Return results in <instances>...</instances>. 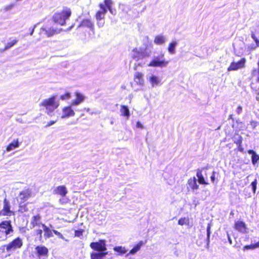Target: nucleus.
Returning <instances> with one entry per match:
<instances>
[{
    "label": "nucleus",
    "mask_w": 259,
    "mask_h": 259,
    "mask_svg": "<svg viewBox=\"0 0 259 259\" xmlns=\"http://www.w3.org/2000/svg\"><path fill=\"white\" fill-rule=\"evenodd\" d=\"M215 172L212 171V175L210 176V180H211V182L213 183H214L215 180Z\"/></svg>",
    "instance_id": "c03bdc74"
},
{
    "label": "nucleus",
    "mask_w": 259,
    "mask_h": 259,
    "mask_svg": "<svg viewBox=\"0 0 259 259\" xmlns=\"http://www.w3.org/2000/svg\"><path fill=\"white\" fill-rule=\"evenodd\" d=\"M19 40L18 39L15 38L12 40H11L10 41L8 42L5 46L4 48L1 50V51L4 52L6 50H8L10 49L11 48L15 46L16 44H17Z\"/></svg>",
    "instance_id": "5701e85b"
},
{
    "label": "nucleus",
    "mask_w": 259,
    "mask_h": 259,
    "mask_svg": "<svg viewBox=\"0 0 259 259\" xmlns=\"http://www.w3.org/2000/svg\"><path fill=\"white\" fill-rule=\"evenodd\" d=\"M241 142H242V138H241V137L239 136V139L237 141L236 143H237V144L238 145V150L240 151V152H243L244 151V150H243V148L242 147V146L241 145Z\"/></svg>",
    "instance_id": "ea45409f"
},
{
    "label": "nucleus",
    "mask_w": 259,
    "mask_h": 259,
    "mask_svg": "<svg viewBox=\"0 0 259 259\" xmlns=\"http://www.w3.org/2000/svg\"><path fill=\"white\" fill-rule=\"evenodd\" d=\"M242 111V107L240 106H238L237 107V112L239 114Z\"/></svg>",
    "instance_id": "de8ad7c7"
},
{
    "label": "nucleus",
    "mask_w": 259,
    "mask_h": 259,
    "mask_svg": "<svg viewBox=\"0 0 259 259\" xmlns=\"http://www.w3.org/2000/svg\"><path fill=\"white\" fill-rule=\"evenodd\" d=\"M248 152L251 155L252 162H257L259 160V155L252 150H249Z\"/></svg>",
    "instance_id": "72a5a7b5"
},
{
    "label": "nucleus",
    "mask_w": 259,
    "mask_h": 259,
    "mask_svg": "<svg viewBox=\"0 0 259 259\" xmlns=\"http://www.w3.org/2000/svg\"><path fill=\"white\" fill-rule=\"evenodd\" d=\"M136 126H137V127L140 128H143V126L142 124L140 121L137 122Z\"/></svg>",
    "instance_id": "49530a36"
},
{
    "label": "nucleus",
    "mask_w": 259,
    "mask_h": 259,
    "mask_svg": "<svg viewBox=\"0 0 259 259\" xmlns=\"http://www.w3.org/2000/svg\"><path fill=\"white\" fill-rule=\"evenodd\" d=\"M149 81L152 87L158 85L160 80L157 76L155 75H152L149 78Z\"/></svg>",
    "instance_id": "473e14b6"
},
{
    "label": "nucleus",
    "mask_w": 259,
    "mask_h": 259,
    "mask_svg": "<svg viewBox=\"0 0 259 259\" xmlns=\"http://www.w3.org/2000/svg\"><path fill=\"white\" fill-rule=\"evenodd\" d=\"M165 41V39L163 36L157 35L155 36L154 42L157 45H162Z\"/></svg>",
    "instance_id": "c756f323"
},
{
    "label": "nucleus",
    "mask_w": 259,
    "mask_h": 259,
    "mask_svg": "<svg viewBox=\"0 0 259 259\" xmlns=\"http://www.w3.org/2000/svg\"><path fill=\"white\" fill-rule=\"evenodd\" d=\"M84 232V230L82 229H79L78 230L75 231V236L78 237L80 238H82L83 237V233Z\"/></svg>",
    "instance_id": "e433bc0d"
},
{
    "label": "nucleus",
    "mask_w": 259,
    "mask_h": 259,
    "mask_svg": "<svg viewBox=\"0 0 259 259\" xmlns=\"http://www.w3.org/2000/svg\"><path fill=\"white\" fill-rule=\"evenodd\" d=\"M228 241H229L230 243V244H232V241L230 239V238L229 237V236L228 235Z\"/></svg>",
    "instance_id": "8fccbe9b"
},
{
    "label": "nucleus",
    "mask_w": 259,
    "mask_h": 259,
    "mask_svg": "<svg viewBox=\"0 0 259 259\" xmlns=\"http://www.w3.org/2000/svg\"><path fill=\"white\" fill-rule=\"evenodd\" d=\"M41 227L43 229V230L45 232L44 237L46 239L52 237L53 236V230L51 229L49 227L47 226L45 224H41Z\"/></svg>",
    "instance_id": "6ab92c4d"
},
{
    "label": "nucleus",
    "mask_w": 259,
    "mask_h": 259,
    "mask_svg": "<svg viewBox=\"0 0 259 259\" xmlns=\"http://www.w3.org/2000/svg\"><path fill=\"white\" fill-rule=\"evenodd\" d=\"M31 192L30 190H25L20 193L19 198L20 200V205L26 201L31 196Z\"/></svg>",
    "instance_id": "4468645a"
},
{
    "label": "nucleus",
    "mask_w": 259,
    "mask_h": 259,
    "mask_svg": "<svg viewBox=\"0 0 259 259\" xmlns=\"http://www.w3.org/2000/svg\"><path fill=\"white\" fill-rule=\"evenodd\" d=\"M144 244V242L143 241H140L137 245H136L129 252L128 254H126V256H128L129 254H136L141 248L142 246Z\"/></svg>",
    "instance_id": "393cba45"
},
{
    "label": "nucleus",
    "mask_w": 259,
    "mask_h": 259,
    "mask_svg": "<svg viewBox=\"0 0 259 259\" xmlns=\"http://www.w3.org/2000/svg\"><path fill=\"white\" fill-rule=\"evenodd\" d=\"M140 65V63H138L135 65V66L134 67V70H137V67Z\"/></svg>",
    "instance_id": "09e8293b"
},
{
    "label": "nucleus",
    "mask_w": 259,
    "mask_h": 259,
    "mask_svg": "<svg viewBox=\"0 0 259 259\" xmlns=\"http://www.w3.org/2000/svg\"><path fill=\"white\" fill-rule=\"evenodd\" d=\"M189 224V219L186 218H182L180 219L178 221V224L182 226L184 224Z\"/></svg>",
    "instance_id": "c9c22d12"
},
{
    "label": "nucleus",
    "mask_w": 259,
    "mask_h": 259,
    "mask_svg": "<svg viewBox=\"0 0 259 259\" xmlns=\"http://www.w3.org/2000/svg\"><path fill=\"white\" fill-rule=\"evenodd\" d=\"M72 15V11L70 8L64 7L62 11L57 12L52 16L53 21L61 26L66 24V21Z\"/></svg>",
    "instance_id": "7ed1b4c3"
},
{
    "label": "nucleus",
    "mask_w": 259,
    "mask_h": 259,
    "mask_svg": "<svg viewBox=\"0 0 259 259\" xmlns=\"http://www.w3.org/2000/svg\"><path fill=\"white\" fill-rule=\"evenodd\" d=\"M62 114L61 115V118L62 119L73 116L75 115V112L71 106H67L64 107L62 108Z\"/></svg>",
    "instance_id": "ddd939ff"
},
{
    "label": "nucleus",
    "mask_w": 259,
    "mask_h": 259,
    "mask_svg": "<svg viewBox=\"0 0 259 259\" xmlns=\"http://www.w3.org/2000/svg\"><path fill=\"white\" fill-rule=\"evenodd\" d=\"M56 122V120H51L48 122V123L46 125L45 127H48L49 126H51L52 125L54 124Z\"/></svg>",
    "instance_id": "a18cd8bd"
},
{
    "label": "nucleus",
    "mask_w": 259,
    "mask_h": 259,
    "mask_svg": "<svg viewBox=\"0 0 259 259\" xmlns=\"http://www.w3.org/2000/svg\"><path fill=\"white\" fill-rule=\"evenodd\" d=\"M73 26H74V24L71 26V27H70V28H69V29H71V28H72Z\"/></svg>",
    "instance_id": "603ef678"
},
{
    "label": "nucleus",
    "mask_w": 259,
    "mask_h": 259,
    "mask_svg": "<svg viewBox=\"0 0 259 259\" xmlns=\"http://www.w3.org/2000/svg\"><path fill=\"white\" fill-rule=\"evenodd\" d=\"M71 94L69 92H66L60 96V99L62 100H67L71 98Z\"/></svg>",
    "instance_id": "f704fd0d"
},
{
    "label": "nucleus",
    "mask_w": 259,
    "mask_h": 259,
    "mask_svg": "<svg viewBox=\"0 0 259 259\" xmlns=\"http://www.w3.org/2000/svg\"><path fill=\"white\" fill-rule=\"evenodd\" d=\"M251 37L255 42L256 46L259 47V39L257 38L254 32H251Z\"/></svg>",
    "instance_id": "a19ab883"
},
{
    "label": "nucleus",
    "mask_w": 259,
    "mask_h": 259,
    "mask_svg": "<svg viewBox=\"0 0 259 259\" xmlns=\"http://www.w3.org/2000/svg\"><path fill=\"white\" fill-rule=\"evenodd\" d=\"M144 75L140 72H136L134 75V80L137 84L143 85L144 83Z\"/></svg>",
    "instance_id": "f3484780"
},
{
    "label": "nucleus",
    "mask_w": 259,
    "mask_h": 259,
    "mask_svg": "<svg viewBox=\"0 0 259 259\" xmlns=\"http://www.w3.org/2000/svg\"><path fill=\"white\" fill-rule=\"evenodd\" d=\"M10 209L11 205L9 200H8L7 198H5L4 200L3 208L0 211L1 215L11 216L13 211H11Z\"/></svg>",
    "instance_id": "f8f14e48"
},
{
    "label": "nucleus",
    "mask_w": 259,
    "mask_h": 259,
    "mask_svg": "<svg viewBox=\"0 0 259 259\" xmlns=\"http://www.w3.org/2000/svg\"><path fill=\"white\" fill-rule=\"evenodd\" d=\"M42 230L41 229H38L36 230V234L37 235H39V241H41L42 239Z\"/></svg>",
    "instance_id": "37998d69"
},
{
    "label": "nucleus",
    "mask_w": 259,
    "mask_h": 259,
    "mask_svg": "<svg viewBox=\"0 0 259 259\" xmlns=\"http://www.w3.org/2000/svg\"><path fill=\"white\" fill-rule=\"evenodd\" d=\"M20 145V143L18 139L14 140L13 142L10 143L6 147L7 151H11L14 149L18 148Z\"/></svg>",
    "instance_id": "4be33fe9"
},
{
    "label": "nucleus",
    "mask_w": 259,
    "mask_h": 259,
    "mask_svg": "<svg viewBox=\"0 0 259 259\" xmlns=\"http://www.w3.org/2000/svg\"><path fill=\"white\" fill-rule=\"evenodd\" d=\"M246 60L245 58H242L238 62H232L228 68V71H235L243 68L245 66Z\"/></svg>",
    "instance_id": "9d476101"
},
{
    "label": "nucleus",
    "mask_w": 259,
    "mask_h": 259,
    "mask_svg": "<svg viewBox=\"0 0 259 259\" xmlns=\"http://www.w3.org/2000/svg\"><path fill=\"white\" fill-rule=\"evenodd\" d=\"M50 228H51V229H54V227L53 225H50Z\"/></svg>",
    "instance_id": "3c124183"
},
{
    "label": "nucleus",
    "mask_w": 259,
    "mask_h": 259,
    "mask_svg": "<svg viewBox=\"0 0 259 259\" xmlns=\"http://www.w3.org/2000/svg\"><path fill=\"white\" fill-rule=\"evenodd\" d=\"M164 54H161L160 55L154 57L148 64V66L149 67H166L168 61L163 59Z\"/></svg>",
    "instance_id": "423d86ee"
},
{
    "label": "nucleus",
    "mask_w": 259,
    "mask_h": 259,
    "mask_svg": "<svg viewBox=\"0 0 259 259\" xmlns=\"http://www.w3.org/2000/svg\"><path fill=\"white\" fill-rule=\"evenodd\" d=\"M187 185V188H191L193 191L197 190L199 188V185L197 184V180L194 177L189 179Z\"/></svg>",
    "instance_id": "dca6fc26"
},
{
    "label": "nucleus",
    "mask_w": 259,
    "mask_h": 259,
    "mask_svg": "<svg viewBox=\"0 0 259 259\" xmlns=\"http://www.w3.org/2000/svg\"><path fill=\"white\" fill-rule=\"evenodd\" d=\"M229 116H230V118H232L231 115H230Z\"/></svg>",
    "instance_id": "6e6d98bb"
},
{
    "label": "nucleus",
    "mask_w": 259,
    "mask_h": 259,
    "mask_svg": "<svg viewBox=\"0 0 259 259\" xmlns=\"http://www.w3.org/2000/svg\"><path fill=\"white\" fill-rule=\"evenodd\" d=\"M206 169H198L196 173V176L198 178V182L200 184L208 185V183L205 181L203 172L206 175Z\"/></svg>",
    "instance_id": "2eb2a0df"
},
{
    "label": "nucleus",
    "mask_w": 259,
    "mask_h": 259,
    "mask_svg": "<svg viewBox=\"0 0 259 259\" xmlns=\"http://www.w3.org/2000/svg\"><path fill=\"white\" fill-rule=\"evenodd\" d=\"M40 219L41 217L39 214L34 215L32 218L30 224L32 226V228L35 226H39L40 224L41 225V223L40 222Z\"/></svg>",
    "instance_id": "412c9836"
},
{
    "label": "nucleus",
    "mask_w": 259,
    "mask_h": 259,
    "mask_svg": "<svg viewBox=\"0 0 259 259\" xmlns=\"http://www.w3.org/2000/svg\"><path fill=\"white\" fill-rule=\"evenodd\" d=\"M232 214H233V213L231 212L230 213V215H232Z\"/></svg>",
    "instance_id": "5fc2aeb1"
},
{
    "label": "nucleus",
    "mask_w": 259,
    "mask_h": 259,
    "mask_svg": "<svg viewBox=\"0 0 259 259\" xmlns=\"http://www.w3.org/2000/svg\"><path fill=\"white\" fill-rule=\"evenodd\" d=\"M90 247L97 252L91 253V259H105L108 254L106 241L101 239L98 242H93L90 243Z\"/></svg>",
    "instance_id": "f257e3e1"
},
{
    "label": "nucleus",
    "mask_w": 259,
    "mask_h": 259,
    "mask_svg": "<svg viewBox=\"0 0 259 259\" xmlns=\"http://www.w3.org/2000/svg\"><path fill=\"white\" fill-rule=\"evenodd\" d=\"M104 4L107 10H108L111 14H113L112 6L113 2L112 0H104Z\"/></svg>",
    "instance_id": "c85d7f7f"
},
{
    "label": "nucleus",
    "mask_w": 259,
    "mask_h": 259,
    "mask_svg": "<svg viewBox=\"0 0 259 259\" xmlns=\"http://www.w3.org/2000/svg\"><path fill=\"white\" fill-rule=\"evenodd\" d=\"M257 247H259V241L253 245H246L244 248L246 249H252Z\"/></svg>",
    "instance_id": "58836bf2"
},
{
    "label": "nucleus",
    "mask_w": 259,
    "mask_h": 259,
    "mask_svg": "<svg viewBox=\"0 0 259 259\" xmlns=\"http://www.w3.org/2000/svg\"><path fill=\"white\" fill-rule=\"evenodd\" d=\"M42 29L45 32V34L48 37H51L58 34L62 30V29L54 27L51 25V24L49 23L43 27Z\"/></svg>",
    "instance_id": "1a4fd4ad"
},
{
    "label": "nucleus",
    "mask_w": 259,
    "mask_h": 259,
    "mask_svg": "<svg viewBox=\"0 0 259 259\" xmlns=\"http://www.w3.org/2000/svg\"><path fill=\"white\" fill-rule=\"evenodd\" d=\"M22 245L23 242L22 239L20 237H17L6 246L7 251L8 252H10L11 251H14L17 249L20 248Z\"/></svg>",
    "instance_id": "6e6552de"
},
{
    "label": "nucleus",
    "mask_w": 259,
    "mask_h": 259,
    "mask_svg": "<svg viewBox=\"0 0 259 259\" xmlns=\"http://www.w3.org/2000/svg\"><path fill=\"white\" fill-rule=\"evenodd\" d=\"M75 99L72 102L71 105L76 106L82 102L84 99V96L79 92L75 93Z\"/></svg>",
    "instance_id": "aec40b11"
},
{
    "label": "nucleus",
    "mask_w": 259,
    "mask_h": 259,
    "mask_svg": "<svg viewBox=\"0 0 259 259\" xmlns=\"http://www.w3.org/2000/svg\"><path fill=\"white\" fill-rule=\"evenodd\" d=\"M53 193L56 194L60 195L62 197H64L67 193V190L65 186H60L54 189Z\"/></svg>",
    "instance_id": "a211bd4d"
},
{
    "label": "nucleus",
    "mask_w": 259,
    "mask_h": 259,
    "mask_svg": "<svg viewBox=\"0 0 259 259\" xmlns=\"http://www.w3.org/2000/svg\"><path fill=\"white\" fill-rule=\"evenodd\" d=\"M133 51L134 52L133 58L136 60L138 61L144 57L143 52L139 51L137 48L134 49Z\"/></svg>",
    "instance_id": "b1692460"
},
{
    "label": "nucleus",
    "mask_w": 259,
    "mask_h": 259,
    "mask_svg": "<svg viewBox=\"0 0 259 259\" xmlns=\"http://www.w3.org/2000/svg\"><path fill=\"white\" fill-rule=\"evenodd\" d=\"M36 254L39 259H46L48 256V249L44 246H37L35 248Z\"/></svg>",
    "instance_id": "9b49d317"
},
{
    "label": "nucleus",
    "mask_w": 259,
    "mask_h": 259,
    "mask_svg": "<svg viewBox=\"0 0 259 259\" xmlns=\"http://www.w3.org/2000/svg\"><path fill=\"white\" fill-rule=\"evenodd\" d=\"M236 229L240 232L245 233L246 232V225L243 222H237L235 223Z\"/></svg>",
    "instance_id": "bb28decb"
},
{
    "label": "nucleus",
    "mask_w": 259,
    "mask_h": 259,
    "mask_svg": "<svg viewBox=\"0 0 259 259\" xmlns=\"http://www.w3.org/2000/svg\"><path fill=\"white\" fill-rule=\"evenodd\" d=\"M121 115L128 118L130 113L128 108L126 105H121L120 109Z\"/></svg>",
    "instance_id": "a878e982"
},
{
    "label": "nucleus",
    "mask_w": 259,
    "mask_h": 259,
    "mask_svg": "<svg viewBox=\"0 0 259 259\" xmlns=\"http://www.w3.org/2000/svg\"><path fill=\"white\" fill-rule=\"evenodd\" d=\"M14 5V4H12L10 6H11V7H13Z\"/></svg>",
    "instance_id": "864d4df0"
},
{
    "label": "nucleus",
    "mask_w": 259,
    "mask_h": 259,
    "mask_svg": "<svg viewBox=\"0 0 259 259\" xmlns=\"http://www.w3.org/2000/svg\"><path fill=\"white\" fill-rule=\"evenodd\" d=\"M257 185V180L255 179L251 183V187L253 193H255Z\"/></svg>",
    "instance_id": "79ce46f5"
},
{
    "label": "nucleus",
    "mask_w": 259,
    "mask_h": 259,
    "mask_svg": "<svg viewBox=\"0 0 259 259\" xmlns=\"http://www.w3.org/2000/svg\"><path fill=\"white\" fill-rule=\"evenodd\" d=\"M53 233L56 235L59 238H61L64 240H65V241H67V242H68L69 241V240L67 239H65L64 236H63V235L60 233L59 232L55 230H53Z\"/></svg>",
    "instance_id": "4c0bfd02"
},
{
    "label": "nucleus",
    "mask_w": 259,
    "mask_h": 259,
    "mask_svg": "<svg viewBox=\"0 0 259 259\" xmlns=\"http://www.w3.org/2000/svg\"><path fill=\"white\" fill-rule=\"evenodd\" d=\"M77 28L85 37L91 38L95 34V24L90 19H82L77 26Z\"/></svg>",
    "instance_id": "f03ea898"
},
{
    "label": "nucleus",
    "mask_w": 259,
    "mask_h": 259,
    "mask_svg": "<svg viewBox=\"0 0 259 259\" xmlns=\"http://www.w3.org/2000/svg\"><path fill=\"white\" fill-rule=\"evenodd\" d=\"M177 45V42L176 41H173L169 43L168 47V51L171 54H174L175 53V48Z\"/></svg>",
    "instance_id": "7c9ffc66"
},
{
    "label": "nucleus",
    "mask_w": 259,
    "mask_h": 259,
    "mask_svg": "<svg viewBox=\"0 0 259 259\" xmlns=\"http://www.w3.org/2000/svg\"><path fill=\"white\" fill-rule=\"evenodd\" d=\"M210 229H211V225H210V224H208L207 228H206V236H206V242H207V243H206V248L207 249H208V248H209V244L210 242V234H211Z\"/></svg>",
    "instance_id": "cd10ccee"
},
{
    "label": "nucleus",
    "mask_w": 259,
    "mask_h": 259,
    "mask_svg": "<svg viewBox=\"0 0 259 259\" xmlns=\"http://www.w3.org/2000/svg\"><path fill=\"white\" fill-rule=\"evenodd\" d=\"M13 232V229L11 221H3L0 223V235L5 234V239L7 236Z\"/></svg>",
    "instance_id": "0eeeda50"
},
{
    "label": "nucleus",
    "mask_w": 259,
    "mask_h": 259,
    "mask_svg": "<svg viewBox=\"0 0 259 259\" xmlns=\"http://www.w3.org/2000/svg\"><path fill=\"white\" fill-rule=\"evenodd\" d=\"M114 250L117 252H118L120 255H122L127 252V250L125 248V247L118 246H115L113 248Z\"/></svg>",
    "instance_id": "2f4dec72"
},
{
    "label": "nucleus",
    "mask_w": 259,
    "mask_h": 259,
    "mask_svg": "<svg viewBox=\"0 0 259 259\" xmlns=\"http://www.w3.org/2000/svg\"><path fill=\"white\" fill-rule=\"evenodd\" d=\"M99 7L100 10L96 12L95 17L97 21L98 26L102 27L104 26V22L101 23L100 21L105 19V15L107 13V9L104 3H100Z\"/></svg>",
    "instance_id": "39448f33"
},
{
    "label": "nucleus",
    "mask_w": 259,
    "mask_h": 259,
    "mask_svg": "<svg viewBox=\"0 0 259 259\" xmlns=\"http://www.w3.org/2000/svg\"><path fill=\"white\" fill-rule=\"evenodd\" d=\"M59 105V102L56 100L55 95H52L49 98L44 99L39 104L40 107H43L46 109V113L48 115H50Z\"/></svg>",
    "instance_id": "20e7f679"
}]
</instances>
